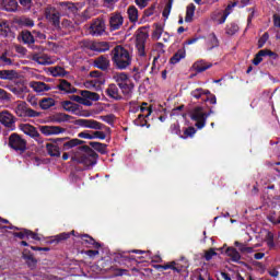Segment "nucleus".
I'll use <instances>...</instances> for the list:
<instances>
[{
	"mask_svg": "<svg viewBox=\"0 0 280 280\" xmlns=\"http://www.w3.org/2000/svg\"><path fill=\"white\" fill-rule=\"evenodd\" d=\"M0 102L2 104L12 102V94L8 93V91L0 89Z\"/></svg>",
	"mask_w": 280,
	"mask_h": 280,
	"instance_id": "obj_47",
	"label": "nucleus"
},
{
	"mask_svg": "<svg viewBox=\"0 0 280 280\" xmlns=\"http://www.w3.org/2000/svg\"><path fill=\"white\" fill-rule=\"evenodd\" d=\"M267 220H268V222H271V224L277 225V213L270 212V213L267 215Z\"/></svg>",
	"mask_w": 280,
	"mask_h": 280,
	"instance_id": "obj_64",
	"label": "nucleus"
},
{
	"mask_svg": "<svg viewBox=\"0 0 280 280\" xmlns=\"http://www.w3.org/2000/svg\"><path fill=\"white\" fill-rule=\"evenodd\" d=\"M237 32H240V26L236 23L232 22L226 25L225 34H228V36H235Z\"/></svg>",
	"mask_w": 280,
	"mask_h": 280,
	"instance_id": "obj_44",
	"label": "nucleus"
},
{
	"mask_svg": "<svg viewBox=\"0 0 280 280\" xmlns=\"http://www.w3.org/2000/svg\"><path fill=\"white\" fill-rule=\"evenodd\" d=\"M33 60L35 62H37L38 65H49V60H47L45 57L43 56H38V55H34L33 56Z\"/></svg>",
	"mask_w": 280,
	"mask_h": 280,
	"instance_id": "obj_56",
	"label": "nucleus"
},
{
	"mask_svg": "<svg viewBox=\"0 0 280 280\" xmlns=\"http://www.w3.org/2000/svg\"><path fill=\"white\" fill-rule=\"evenodd\" d=\"M51 106H56V101L51 97H45L39 101V108L42 110H49Z\"/></svg>",
	"mask_w": 280,
	"mask_h": 280,
	"instance_id": "obj_34",
	"label": "nucleus"
},
{
	"mask_svg": "<svg viewBox=\"0 0 280 280\" xmlns=\"http://www.w3.org/2000/svg\"><path fill=\"white\" fill-rule=\"evenodd\" d=\"M187 57V50L185 48L178 49L170 59L171 65H178L182 60H185Z\"/></svg>",
	"mask_w": 280,
	"mask_h": 280,
	"instance_id": "obj_26",
	"label": "nucleus"
},
{
	"mask_svg": "<svg viewBox=\"0 0 280 280\" xmlns=\"http://www.w3.org/2000/svg\"><path fill=\"white\" fill-rule=\"evenodd\" d=\"M59 7L66 14H75V12H78V7H75V3L73 2H59Z\"/></svg>",
	"mask_w": 280,
	"mask_h": 280,
	"instance_id": "obj_27",
	"label": "nucleus"
},
{
	"mask_svg": "<svg viewBox=\"0 0 280 280\" xmlns=\"http://www.w3.org/2000/svg\"><path fill=\"white\" fill-rule=\"evenodd\" d=\"M105 93L107 97H109L110 100H115L116 102L124 100V97L119 93V88H117V84L115 83L109 84L108 88L105 90Z\"/></svg>",
	"mask_w": 280,
	"mask_h": 280,
	"instance_id": "obj_18",
	"label": "nucleus"
},
{
	"mask_svg": "<svg viewBox=\"0 0 280 280\" xmlns=\"http://www.w3.org/2000/svg\"><path fill=\"white\" fill-rule=\"evenodd\" d=\"M0 124L11 131L16 130V117L9 110L0 112Z\"/></svg>",
	"mask_w": 280,
	"mask_h": 280,
	"instance_id": "obj_10",
	"label": "nucleus"
},
{
	"mask_svg": "<svg viewBox=\"0 0 280 280\" xmlns=\"http://www.w3.org/2000/svg\"><path fill=\"white\" fill-rule=\"evenodd\" d=\"M195 135H196L195 127H186L184 128V133L180 136V139H194Z\"/></svg>",
	"mask_w": 280,
	"mask_h": 280,
	"instance_id": "obj_45",
	"label": "nucleus"
},
{
	"mask_svg": "<svg viewBox=\"0 0 280 280\" xmlns=\"http://www.w3.org/2000/svg\"><path fill=\"white\" fill-rule=\"evenodd\" d=\"M9 148L18 152L19 154H24L27 150V140L16 132H13L9 136Z\"/></svg>",
	"mask_w": 280,
	"mask_h": 280,
	"instance_id": "obj_5",
	"label": "nucleus"
},
{
	"mask_svg": "<svg viewBox=\"0 0 280 280\" xmlns=\"http://www.w3.org/2000/svg\"><path fill=\"white\" fill-rule=\"evenodd\" d=\"M106 32V21L104 18H97L90 25V34L92 36H102Z\"/></svg>",
	"mask_w": 280,
	"mask_h": 280,
	"instance_id": "obj_12",
	"label": "nucleus"
},
{
	"mask_svg": "<svg viewBox=\"0 0 280 280\" xmlns=\"http://www.w3.org/2000/svg\"><path fill=\"white\" fill-rule=\"evenodd\" d=\"M161 36H163V26H161V24H155V30L152 33V38H154V40H159Z\"/></svg>",
	"mask_w": 280,
	"mask_h": 280,
	"instance_id": "obj_49",
	"label": "nucleus"
},
{
	"mask_svg": "<svg viewBox=\"0 0 280 280\" xmlns=\"http://www.w3.org/2000/svg\"><path fill=\"white\" fill-rule=\"evenodd\" d=\"M156 10V4H152L150 8H148L147 10H144L143 12V18H150L152 16V14H154V11Z\"/></svg>",
	"mask_w": 280,
	"mask_h": 280,
	"instance_id": "obj_57",
	"label": "nucleus"
},
{
	"mask_svg": "<svg viewBox=\"0 0 280 280\" xmlns=\"http://www.w3.org/2000/svg\"><path fill=\"white\" fill-rule=\"evenodd\" d=\"M122 95H125L126 97H132V91H135V83L129 80L126 83H121L120 85H118Z\"/></svg>",
	"mask_w": 280,
	"mask_h": 280,
	"instance_id": "obj_24",
	"label": "nucleus"
},
{
	"mask_svg": "<svg viewBox=\"0 0 280 280\" xmlns=\"http://www.w3.org/2000/svg\"><path fill=\"white\" fill-rule=\"evenodd\" d=\"M156 270H173V272H177L180 275L183 272V265L178 264L176 260L166 262L164 265H156Z\"/></svg>",
	"mask_w": 280,
	"mask_h": 280,
	"instance_id": "obj_17",
	"label": "nucleus"
},
{
	"mask_svg": "<svg viewBox=\"0 0 280 280\" xmlns=\"http://www.w3.org/2000/svg\"><path fill=\"white\" fill-rule=\"evenodd\" d=\"M61 106L63 110H67V113H77L80 105L74 104L71 101H63L61 102Z\"/></svg>",
	"mask_w": 280,
	"mask_h": 280,
	"instance_id": "obj_38",
	"label": "nucleus"
},
{
	"mask_svg": "<svg viewBox=\"0 0 280 280\" xmlns=\"http://www.w3.org/2000/svg\"><path fill=\"white\" fill-rule=\"evenodd\" d=\"M50 73L54 78H65V75H68L69 72L65 70L62 67H55L50 69Z\"/></svg>",
	"mask_w": 280,
	"mask_h": 280,
	"instance_id": "obj_41",
	"label": "nucleus"
},
{
	"mask_svg": "<svg viewBox=\"0 0 280 280\" xmlns=\"http://www.w3.org/2000/svg\"><path fill=\"white\" fill-rule=\"evenodd\" d=\"M1 5L5 12H16L19 9V2L16 0H1Z\"/></svg>",
	"mask_w": 280,
	"mask_h": 280,
	"instance_id": "obj_29",
	"label": "nucleus"
},
{
	"mask_svg": "<svg viewBox=\"0 0 280 280\" xmlns=\"http://www.w3.org/2000/svg\"><path fill=\"white\" fill-rule=\"evenodd\" d=\"M112 62L118 71H126L132 65V56H130L128 49L118 45L112 50Z\"/></svg>",
	"mask_w": 280,
	"mask_h": 280,
	"instance_id": "obj_3",
	"label": "nucleus"
},
{
	"mask_svg": "<svg viewBox=\"0 0 280 280\" xmlns=\"http://www.w3.org/2000/svg\"><path fill=\"white\" fill-rule=\"evenodd\" d=\"M211 67H213V65L207 63L205 60L196 61L192 65V69H195L197 73H202L207 71V69H211Z\"/></svg>",
	"mask_w": 280,
	"mask_h": 280,
	"instance_id": "obj_32",
	"label": "nucleus"
},
{
	"mask_svg": "<svg viewBox=\"0 0 280 280\" xmlns=\"http://www.w3.org/2000/svg\"><path fill=\"white\" fill-rule=\"evenodd\" d=\"M91 148H93V150H96V152H100V154H106V148H108L107 144H104L102 142H90Z\"/></svg>",
	"mask_w": 280,
	"mask_h": 280,
	"instance_id": "obj_43",
	"label": "nucleus"
},
{
	"mask_svg": "<svg viewBox=\"0 0 280 280\" xmlns=\"http://www.w3.org/2000/svg\"><path fill=\"white\" fill-rule=\"evenodd\" d=\"M170 132H171V135H176L180 139V137L183 135L180 131V125L178 122L172 124L170 127Z\"/></svg>",
	"mask_w": 280,
	"mask_h": 280,
	"instance_id": "obj_48",
	"label": "nucleus"
},
{
	"mask_svg": "<svg viewBox=\"0 0 280 280\" xmlns=\"http://www.w3.org/2000/svg\"><path fill=\"white\" fill-rule=\"evenodd\" d=\"M94 67L101 71H108V67H110V59H108V56L102 55L94 59Z\"/></svg>",
	"mask_w": 280,
	"mask_h": 280,
	"instance_id": "obj_19",
	"label": "nucleus"
},
{
	"mask_svg": "<svg viewBox=\"0 0 280 280\" xmlns=\"http://www.w3.org/2000/svg\"><path fill=\"white\" fill-rule=\"evenodd\" d=\"M209 40H210V49H213L215 47H220V42L218 40V36H215V33H211L208 36Z\"/></svg>",
	"mask_w": 280,
	"mask_h": 280,
	"instance_id": "obj_50",
	"label": "nucleus"
},
{
	"mask_svg": "<svg viewBox=\"0 0 280 280\" xmlns=\"http://www.w3.org/2000/svg\"><path fill=\"white\" fill-rule=\"evenodd\" d=\"M130 273H128V269H115L114 270V277H124V276H128Z\"/></svg>",
	"mask_w": 280,
	"mask_h": 280,
	"instance_id": "obj_61",
	"label": "nucleus"
},
{
	"mask_svg": "<svg viewBox=\"0 0 280 280\" xmlns=\"http://www.w3.org/2000/svg\"><path fill=\"white\" fill-rule=\"evenodd\" d=\"M121 25H124V15L119 12H114L109 16V30L110 32H117V30H121Z\"/></svg>",
	"mask_w": 280,
	"mask_h": 280,
	"instance_id": "obj_16",
	"label": "nucleus"
},
{
	"mask_svg": "<svg viewBox=\"0 0 280 280\" xmlns=\"http://www.w3.org/2000/svg\"><path fill=\"white\" fill-rule=\"evenodd\" d=\"M75 125L81 128H90L91 130H106V132H110V127L94 119L80 118L75 120Z\"/></svg>",
	"mask_w": 280,
	"mask_h": 280,
	"instance_id": "obj_7",
	"label": "nucleus"
},
{
	"mask_svg": "<svg viewBox=\"0 0 280 280\" xmlns=\"http://www.w3.org/2000/svg\"><path fill=\"white\" fill-rule=\"evenodd\" d=\"M190 95L195 100H202V97H205L202 94V88H198V89L191 91Z\"/></svg>",
	"mask_w": 280,
	"mask_h": 280,
	"instance_id": "obj_55",
	"label": "nucleus"
},
{
	"mask_svg": "<svg viewBox=\"0 0 280 280\" xmlns=\"http://www.w3.org/2000/svg\"><path fill=\"white\" fill-rule=\"evenodd\" d=\"M114 80L117 83V85L119 86L121 84H125L126 82H129L130 78H128V73H126V72H117L114 75Z\"/></svg>",
	"mask_w": 280,
	"mask_h": 280,
	"instance_id": "obj_40",
	"label": "nucleus"
},
{
	"mask_svg": "<svg viewBox=\"0 0 280 280\" xmlns=\"http://www.w3.org/2000/svg\"><path fill=\"white\" fill-rule=\"evenodd\" d=\"M236 5H237V0H234V2H230L225 8V10L223 11V14H228L229 16V14H231V10H233V8H236Z\"/></svg>",
	"mask_w": 280,
	"mask_h": 280,
	"instance_id": "obj_62",
	"label": "nucleus"
},
{
	"mask_svg": "<svg viewBox=\"0 0 280 280\" xmlns=\"http://www.w3.org/2000/svg\"><path fill=\"white\" fill-rule=\"evenodd\" d=\"M57 89L63 91V93H78V89L73 88L72 84L65 79L59 80Z\"/></svg>",
	"mask_w": 280,
	"mask_h": 280,
	"instance_id": "obj_23",
	"label": "nucleus"
},
{
	"mask_svg": "<svg viewBox=\"0 0 280 280\" xmlns=\"http://www.w3.org/2000/svg\"><path fill=\"white\" fill-rule=\"evenodd\" d=\"M194 14H196V4L190 3L186 8L185 22L186 23H191V21H194Z\"/></svg>",
	"mask_w": 280,
	"mask_h": 280,
	"instance_id": "obj_37",
	"label": "nucleus"
},
{
	"mask_svg": "<svg viewBox=\"0 0 280 280\" xmlns=\"http://www.w3.org/2000/svg\"><path fill=\"white\" fill-rule=\"evenodd\" d=\"M22 259L25 260V264L27 265V267L31 270L36 269V266L38 264V260H36V258H34V255L32 254V252L24 249L22 253Z\"/></svg>",
	"mask_w": 280,
	"mask_h": 280,
	"instance_id": "obj_20",
	"label": "nucleus"
},
{
	"mask_svg": "<svg viewBox=\"0 0 280 280\" xmlns=\"http://www.w3.org/2000/svg\"><path fill=\"white\" fill-rule=\"evenodd\" d=\"M46 19L51 23L54 30L56 32H60L62 28L60 27V12L56 9L46 10Z\"/></svg>",
	"mask_w": 280,
	"mask_h": 280,
	"instance_id": "obj_14",
	"label": "nucleus"
},
{
	"mask_svg": "<svg viewBox=\"0 0 280 280\" xmlns=\"http://www.w3.org/2000/svg\"><path fill=\"white\" fill-rule=\"evenodd\" d=\"M190 119L196 121L195 126L198 130H202L207 126V119H209V114L205 113V108L197 106L190 113Z\"/></svg>",
	"mask_w": 280,
	"mask_h": 280,
	"instance_id": "obj_6",
	"label": "nucleus"
},
{
	"mask_svg": "<svg viewBox=\"0 0 280 280\" xmlns=\"http://www.w3.org/2000/svg\"><path fill=\"white\" fill-rule=\"evenodd\" d=\"M81 95L85 100H90L91 102H100V94H97L95 92H91L89 90H82L81 91Z\"/></svg>",
	"mask_w": 280,
	"mask_h": 280,
	"instance_id": "obj_39",
	"label": "nucleus"
},
{
	"mask_svg": "<svg viewBox=\"0 0 280 280\" xmlns=\"http://www.w3.org/2000/svg\"><path fill=\"white\" fill-rule=\"evenodd\" d=\"M100 250H103L102 246H97L96 249L86 250L85 255H88V257H91V259H93L94 257H97V255H100Z\"/></svg>",
	"mask_w": 280,
	"mask_h": 280,
	"instance_id": "obj_54",
	"label": "nucleus"
},
{
	"mask_svg": "<svg viewBox=\"0 0 280 280\" xmlns=\"http://www.w3.org/2000/svg\"><path fill=\"white\" fill-rule=\"evenodd\" d=\"M217 250H221V249L211 247L208 250H205L202 255V259H205V261H211V259H215V257H218Z\"/></svg>",
	"mask_w": 280,
	"mask_h": 280,
	"instance_id": "obj_36",
	"label": "nucleus"
},
{
	"mask_svg": "<svg viewBox=\"0 0 280 280\" xmlns=\"http://www.w3.org/2000/svg\"><path fill=\"white\" fill-rule=\"evenodd\" d=\"M20 130H22V132H24V135H27V137H31V139H34V141H37L39 144L45 142L43 140V137H40L38 129H36V127H34L30 124H21Z\"/></svg>",
	"mask_w": 280,
	"mask_h": 280,
	"instance_id": "obj_11",
	"label": "nucleus"
},
{
	"mask_svg": "<svg viewBox=\"0 0 280 280\" xmlns=\"http://www.w3.org/2000/svg\"><path fill=\"white\" fill-rule=\"evenodd\" d=\"M25 117H40V113H38L30 107H26Z\"/></svg>",
	"mask_w": 280,
	"mask_h": 280,
	"instance_id": "obj_60",
	"label": "nucleus"
},
{
	"mask_svg": "<svg viewBox=\"0 0 280 280\" xmlns=\"http://www.w3.org/2000/svg\"><path fill=\"white\" fill-rule=\"evenodd\" d=\"M39 131L45 137H51L54 135H63V132H67V129L60 126L42 125L39 126Z\"/></svg>",
	"mask_w": 280,
	"mask_h": 280,
	"instance_id": "obj_15",
	"label": "nucleus"
},
{
	"mask_svg": "<svg viewBox=\"0 0 280 280\" xmlns=\"http://www.w3.org/2000/svg\"><path fill=\"white\" fill-rule=\"evenodd\" d=\"M19 72L16 70H0V80H18Z\"/></svg>",
	"mask_w": 280,
	"mask_h": 280,
	"instance_id": "obj_30",
	"label": "nucleus"
},
{
	"mask_svg": "<svg viewBox=\"0 0 280 280\" xmlns=\"http://www.w3.org/2000/svg\"><path fill=\"white\" fill-rule=\"evenodd\" d=\"M225 255L230 257L231 261H234V264H240V259H242V255L235 247H228L225 249Z\"/></svg>",
	"mask_w": 280,
	"mask_h": 280,
	"instance_id": "obj_28",
	"label": "nucleus"
},
{
	"mask_svg": "<svg viewBox=\"0 0 280 280\" xmlns=\"http://www.w3.org/2000/svg\"><path fill=\"white\" fill-rule=\"evenodd\" d=\"M49 141L50 142L46 143V152L48 156L52 159H60L62 152L73 150V148L84 144V140L78 138L70 139L69 137L50 138Z\"/></svg>",
	"mask_w": 280,
	"mask_h": 280,
	"instance_id": "obj_2",
	"label": "nucleus"
},
{
	"mask_svg": "<svg viewBox=\"0 0 280 280\" xmlns=\"http://www.w3.org/2000/svg\"><path fill=\"white\" fill-rule=\"evenodd\" d=\"M143 30H145V27H140L136 36V48L138 49V55L142 58L145 57V43L150 36Z\"/></svg>",
	"mask_w": 280,
	"mask_h": 280,
	"instance_id": "obj_8",
	"label": "nucleus"
},
{
	"mask_svg": "<svg viewBox=\"0 0 280 280\" xmlns=\"http://www.w3.org/2000/svg\"><path fill=\"white\" fill-rule=\"evenodd\" d=\"M202 102H210V104H218V98L214 94H210V96L202 97Z\"/></svg>",
	"mask_w": 280,
	"mask_h": 280,
	"instance_id": "obj_63",
	"label": "nucleus"
},
{
	"mask_svg": "<svg viewBox=\"0 0 280 280\" xmlns=\"http://www.w3.org/2000/svg\"><path fill=\"white\" fill-rule=\"evenodd\" d=\"M148 117L149 116H142L139 114L138 119L135 120V125L140 126L141 128H144V126H147V128H150V124H148Z\"/></svg>",
	"mask_w": 280,
	"mask_h": 280,
	"instance_id": "obj_46",
	"label": "nucleus"
},
{
	"mask_svg": "<svg viewBox=\"0 0 280 280\" xmlns=\"http://www.w3.org/2000/svg\"><path fill=\"white\" fill-rule=\"evenodd\" d=\"M268 38H270V34H268V32L264 33L262 36L258 39V49L264 48V45L268 43Z\"/></svg>",
	"mask_w": 280,
	"mask_h": 280,
	"instance_id": "obj_51",
	"label": "nucleus"
},
{
	"mask_svg": "<svg viewBox=\"0 0 280 280\" xmlns=\"http://www.w3.org/2000/svg\"><path fill=\"white\" fill-rule=\"evenodd\" d=\"M140 113H142L140 115H142L144 117H150V115H152V106H149V107L141 106Z\"/></svg>",
	"mask_w": 280,
	"mask_h": 280,
	"instance_id": "obj_59",
	"label": "nucleus"
},
{
	"mask_svg": "<svg viewBox=\"0 0 280 280\" xmlns=\"http://www.w3.org/2000/svg\"><path fill=\"white\" fill-rule=\"evenodd\" d=\"M91 51H97L98 54H104L110 49V44L108 42H94L89 46Z\"/></svg>",
	"mask_w": 280,
	"mask_h": 280,
	"instance_id": "obj_21",
	"label": "nucleus"
},
{
	"mask_svg": "<svg viewBox=\"0 0 280 280\" xmlns=\"http://www.w3.org/2000/svg\"><path fill=\"white\" fill-rule=\"evenodd\" d=\"M73 117L71 115L65 114V113H57L52 116V121H56V124H62L65 121H71Z\"/></svg>",
	"mask_w": 280,
	"mask_h": 280,
	"instance_id": "obj_35",
	"label": "nucleus"
},
{
	"mask_svg": "<svg viewBox=\"0 0 280 280\" xmlns=\"http://www.w3.org/2000/svg\"><path fill=\"white\" fill-rule=\"evenodd\" d=\"M132 253H136V255H145L142 256L143 258L150 257V250L135 249L131 252H122L117 255L119 264H130L131 261H135L137 258Z\"/></svg>",
	"mask_w": 280,
	"mask_h": 280,
	"instance_id": "obj_9",
	"label": "nucleus"
},
{
	"mask_svg": "<svg viewBox=\"0 0 280 280\" xmlns=\"http://www.w3.org/2000/svg\"><path fill=\"white\" fill-rule=\"evenodd\" d=\"M20 38L24 45H34L36 43V39H34V35H32V32L30 31H22L20 33Z\"/></svg>",
	"mask_w": 280,
	"mask_h": 280,
	"instance_id": "obj_31",
	"label": "nucleus"
},
{
	"mask_svg": "<svg viewBox=\"0 0 280 280\" xmlns=\"http://www.w3.org/2000/svg\"><path fill=\"white\" fill-rule=\"evenodd\" d=\"M93 139H100L101 141H104L106 139V133L104 131H93L92 132Z\"/></svg>",
	"mask_w": 280,
	"mask_h": 280,
	"instance_id": "obj_58",
	"label": "nucleus"
},
{
	"mask_svg": "<svg viewBox=\"0 0 280 280\" xmlns=\"http://www.w3.org/2000/svg\"><path fill=\"white\" fill-rule=\"evenodd\" d=\"M266 56H269V58H271L272 60H277V58H279V55L270 49H261L259 50L254 59L252 60L253 65H255V67H259V65H261V62H264V58H266Z\"/></svg>",
	"mask_w": 280,
	"mask_h": 280,
	"instance_id": "obj_13",
	"label": "nucleus"
},
{
	"mask_svg": "<svg viewBox=\"0 0 280 280\" xmlns=\"http://www.w3.org/2000/svg\"><path fill=\"white\" fill-rule=\"evenodd\" d=\"M27 110V103L21 102L20 104L16 105L14 112L18 117H25Z\"/></svg>",
	"mask_w": 280,
	"mask_h": 280,
	"instance_id": "obj_42",
	"label": "nucleus"
},
{
	"mask_svg": "<svg viewBox=\"0 0 280 280\" xmlns=\"http://www.w3.org/2000/svg\"><path fill=\"white\" fill-rule=\"evenodd\" d=\"M4 229H13L14 232L13 237H18L19 240H28V242H32V244H36V242H45V244H62L63 242H67L71 235L79 240L81 244H89L90 246H102V243L95 241L93 236L89 234H81L79 232H75V230H72L71 232H62L60 234H57L55 236L44 237L43 234L33 232L32 230L27 229H19L16 226H4Z\"/></svg>",
	"mask_w": 280,
	"mask_h": 280,
	"instance_id": "obj_1",
	"label": "nucleus"
},
{
	"mask_svg": "<svg viewBox=\"0 0 280 280\" xmlns=\"http://www.w3.org/2000/svg\"><path fill=\"white\" fill-rule=\"evenodd\" d=\"M80 152H83L81 155H73L71 161L73 163H79L81 165H85V167H93V165L97 164L98 154L89 145H81L78 148Z\"/></svg>",
	"mask_w": 280,
	"mask_h": 280,
	"instance_id": "obj_4",
	"label": "nucleus"
},
{
	"mask_svg": "<svg viewBox=\"0 0 280 280\" xmlns=\"http://www.w3.org/2000/svg\"><path fill=\"white\" fill-rule=\"evenodd\" d=\"M31 89L36 93H45V91H51V86L45 82L33 81L30 83Z\"/></svg>",
	"mask_w": 280,
	"mask_h": 280,
	"instance_id": "obj_22",
	"label": "nucleus"
},
{
	"mask_svg": "<svg viewBox=\"0 0 280 280\" xmlns=\"http://www.w3.org/2000/svg\"><path fill=\"white\" fill-rule=\"evenodd\" d=\"M101 121H105V124H108L109 126H113L115 124V115L109 114L105 116H100Z\"/></svg>",
	"mask_w": 280,
	"mask_h": 280,
	"instance_id": "obj_52",
	"label": "nucleus"
},
{
	"mask_svg": "<svg viewBox=\"0 0 280 280\" xmlns=\"http://www.w3.org/2000/svg\"><path fill=\"white\" fill-rule=\"evenodd\" d=\"M127 14L130 23H137L139 21V10L135 5H130L127 9Z\"/></svg>",
	"mask_w": 280,
	"mask_h": 280,
	"instance_id": "obj_33",
	"label": "nucleus"
},
{
	"mask_svg": "<svg viewBox=\"0 0 280 280\" xmlns=\"http://www.w3.org/2000/svg\"><path fill=\"white\" fill-rule=\"evenodd\" d=\"M265 242L267 243V246H275V234L268 231L265 236Z\"/></svg>",
	"mask_w": 280,
	"mask_h": 280,
	"instance_id": "obj_53",
	"label": "nucleus"
},
{
	"mask_svg": "<svg viewBox=\"0 0 280 280\" xmlns=\"http://www.w3.org/2000/svg\"><path fill=\"white\" fill-rule=\"evenodd\" d=\"M102 84H104V80L94 79L85 81L84 86L91 91H102Z\"/></svg>",
	"mask_w": 280,
	"mask_h": 280,
	"instance_id": "obj_25",
	"label": "nucleus"
}]
</instances>
